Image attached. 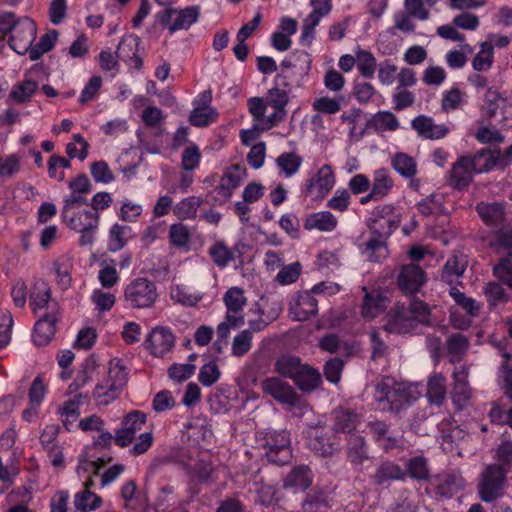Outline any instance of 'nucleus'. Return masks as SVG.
<instances>
[{"label": "nucleus", "mask_w": 512, "mask_h": 512, "mask_svg": "<svg viewBox=\"0 0 512 512\" xmlns=\"http://www.w3.org/2000/svg\"><path fill=\"white\" fill-rule=\"evenodd\" d=\"M374 399L378 410L398 414L410 406L416 397L410 386L385 378L375 386Z\"/></svg>", "instance_id": "1"}, {"label": "nucleus", "mask_w": 512, "mask_h": 512, "mask_svg": "<svg viewBox=\"0 0 512 512\" xmlns=\"http://www.w3.org/2000/svg\"><path fill=\"white\" fill-rule=\"evenodd\" d=\"M290 434L286 430H261L256 433L257 448L275 465H286L292 459Z\"/></svg>", "instance_id": "2"}, {"label": "nucleus", "mask_w": 512, "mask_h": 512, "mask_svg": "<svg viewBox=\"0 0 512 512\" xmlns=\"http://www.w3.org/2000/svg\"><path fill=\"white\" fill-rule=\"evenodd\" d=\"M0 25L4 34H10L8 43L13 51L20 55L27 52L30 54L37 31L36 24L32 19L23 17L15 20V15L9 13L2 17Z\"/></svg>", "instance_id": "3"}, {"label": "nucleus", "mask_w": 512, "mask_h": 512, "mask_svg": "<svg viewBox=\"0 0 512 512\" xmlns=\"http://www.w3.org/2000/svg\"><path fill=\"white\" fill-rule=\"evenodd\" d=\"M127 381V368L119 359H112L109 363L107 377L99 382L93 391L94 399L99 405H109L119 397Z\"/></svg>", "instance_id": "4"}, {"label": "nucleus", "mask_w": 512, "mask_h": 512, "mask_svg": "<svg viewBox=\"0 0 512 512\" xmlns=\"http://www.w3.org/2000/svg\"><path fill=\"white\" fill-rule=\"evenodd\" d=\"M507 481V471L499 464L484 468L477 486L479 497L484 502H493L503 495Z\"/></svg>", "instance_id": "5"}, {"label": "nucleus", "mask_w": 512, "mask_h": 512, "mask_svg": "<svg viewBox=\"0 0 512 512\" xmlns=\"http://www.w3.org/2000/svg\"><path fill=\"white\" fill-rule=\"evenodd\" d=\"M157 297L155 283L143 277L131 281L124 291L125 301L132 308H149Z\"/></svg>", "instance_id": "6"}, {"label": "nucleus", "mask_w": 512, "mask_h": 512, "mask_svg": "<svg viewBox=\"0 0 512 512\" xmlns=\"http://www.w3.org/2000/svg\"><path fill=\"white\" fill-rule=\"evenodd\" d=\"M262 391L282 405L291 407L300 404L301 396L294 388L279 377H268L261 382Z\"/></svg>", "instance_id": "7"}, {"label": "nucleus", "mask_w": 512, "mask_h": 512, "mask_svg": "<svg viewBox=\"0 0 512 512\" xmlns=\"http://www.w3.org/2000/svg\"><path fill=\"white\" fill-rule=\"evenodd\" d=\"M313 11L304 19L302 34L299 42L304 47H310L315 38V28L321 18L331 11V0H311Z\"/></svg>", "instance_id": "8"}, {"label": "nucleus", "mask_w": 512, "mask_h": 512, "mask_svg": "<svg viewBox=\"0 0 512 512\" xmlns=\"http://www.w3.org/2000/svg\"><path fill=\"white\" fill-rule=\"evenodd\" d=\"M145 423V413L139 410L129 412L124 416L121 428L115 431L114 442L121 448L127 447L133 442L136 432L140 431Z\"/></svg>", "instance_id": "9"}, {"label": "nucleus", "mask_w": 512, "mask_h": 512, "mask_svg": "<svg viewBox=\"0 0 512 512\" xmlns=\"http://www.w3.org/2000/svg\"><path fill=\"white\" fill-rule=\"evenodd\" d=\"M30 306L36 315L43 309H45L43 314L59 313L58 303L51 299L50 287L48 283L43 280H37L34 282L30 294Z\"/></svg>", "instance_id": "10"}, {"label": "nucleus", "mask_w": 512, "mask_h": 512, "mask_svg": "<svg viewBox=\"0 0 512 512\" xmlns=\"http://www.w3.org/2000/svg\"><path fill=\"white\" fill-rule=\"evenodd\" d=\"M452 400L460 410L470 404L472 390L468 383V368L466 366L456 367L453 372Z\"/></svg>", "instance_id": "11"}, {"label": "nucleus", "mask_w": 512, "mask_h": 512, "mask_svg": "<svg viewBox=\"0 0 512 512\" xmlns=\"http://www.w3.org/2000/svg\"><path fill=\"white\" fill-rule=\"evenodd\" d=\"M308 446L316 454L329 457L337 450L338 443L328 435L324 426L318 424L309 427Z\"/></svg>", "instance_id": "12"}, {"label": "nucleus", "mask_w": 512, "mask_h": 512, "mask_svg": "<svg viewBox=\"0 0 512 512\" xmlns=\"http://www.w3.org/2000/svg\"><path fill=\"white\" fill-rule=\"evenodd\" d=\"M425 282L423 269L415 264L403 265L397 278L398 287L405 294H415Z\"/></svg>", "instance_id": "13"}, {"label": "nucleus", "mask_w": 512, "mask_h": 512, "mask_svg": "<svg viewBox=\"0 0 512 512\" xmlns=\"http://www.w3.org/2000/svg\"><path fill=\"white\" fill-rule=\"evenodd\" d=\"M290 314L296 321H305L318 311V300L309 291L299 292L290 301Z\"/></svg>", "instance_id": "14"}, {"label": "nucleus", "mask_w": 512, "mask_h": 512, "mask_svg": "<svg viewBox=\"0 0 512 512\" xmlns=\"http://www.w3.org/2000/svg\"><path fill=\"white\" fill-rule=\"evenodd\" d=\"M474 173L470 155L461 156L449 171L448 184L454 189L462 190L471 183Z\"/></svg>", "instance_id": "15"}, {"label": "nucleus", "mask_w": 512, "mask_h": 512, "mask_svg": "<svg viewBox=\"0 0 512 512\" xmlns=\"http://www.w3.org/2000/svg\"><path fill=\"white\" fill-rule=\"evenodd\" d=\"M347 461L357 470H362L363 465L370 459L365 438L360 434H350L346 448Z\"/></svg>", "instance_id": "16"}, {"label": "nucleus", "mask_w": 512, "mask_h": 512, "mask_svg": "<svg viewBox=\"0 0 512 512\" xmlns=\"http://www.w3.org/2000/svg\"><path fill=\"white\" fill-rule=\"evenodd\" d=\"M147 343L151 353L161 357L174 347L175 336L170 329L158 326L150 332Z\"/></svg>", "instance_id": "17"}, {"label": "nucleus", "mask_w": 512, "mask_h": 512, "mask_svg": "<svg viewBox=\"0 0 512 512\" xmlns=\"http://www.w3.org/2000/svg\"><path fill=\"white\" fill-rule=\"evenodd\" d=\"M335 177L330 165H323L316 177L307 180V192L315 197H324L333 188Z\"/></svg>", "instance_id": "18"}, {"label": "nucleus", "mask_w": 512, "mask_h": 512, "mask_svg": "<svg viewBox=\"0 0 512 512\" xmlns=\"http://www.w3.org/2000/svg\"><path fill=\"white\" fill-rule=\"evenodd\" d=\"M417 328L408 308L396 305L394 313L390 315L385 329L390 333H409Z\"/></svg>", "instance_id": "19"}, {"label": "nucleus", "mask_w": 512, "mask_h": 512, "mask_svg": "<svg viewBox=\"0 0 512 512\" xmlns=\"http://www.w3.org/2000/svg\"><path fill=\"white\" fill-rule=\"evenodd\" d=\"M58 314H42L33 331V341L37 346L47 345L56 331Z\"/></svg>", "instance_id": "20"}, {"label": "nucleus", "mask_w": 512, "mask_h": 512, "mask_svg": "<svg viewBox=\"0 0 512 512\" xmlns=\"http://www.w3.org/2000/svg\"><path fill=\"white\" fill-rule=\"evenodd\" d=\"M465 486L466 480L457 471L443 473L436 477L437 494L441 496L451 497Z\"/></svg>", "instance_id": "21"}, {"label": "nucleus", "mask_w": 512, "mask_h": 512, "mask_svg": "<svg viewBox=\"0 0 512 512\" xmlns=\"http://www.w3.org/2000/svg\"><path fill=\"white\" fill-rule=\"evenodd\" d=\"M482 221L488 226L499 227L505 223L506 214L504 206L498 202H481L476 206Z\"/></svg>", "instance_id": "22"}, {"label": "nucleus", "mask_w": 512, "mask_h": 512, "mask_svg": "<svg viewBox=\"0 0 512 512\" xmlns=\"http://www.w3.org/2000/svg\"><path fill=\"white\" fill-rule=\"evenodd\" d=\"M412 128L427 139H440L448 133L444 125L436 124L431 117L420 115L411 122Z\"/></svg>", "instance_id": "23"}, {"label": "nucleus", "mask_w": 512, "mask_h": 512, "mask_svg": "<svg viewBox=\"0 0 512 512\" xmlns=\"http://www.w3.org/2000/svg\"><path fill=\"white\" fill-rule=\"evenodd\" d=\"M293 382L301 391L312 392L322 383V376L317 369L304 364L293 379Z\"/></svg>", "instance_id": "24"}, {"label": "nucleus", "mask_w": 512, "mask_h": 512, "mask_svg": "<svg viewBox=\"0 0 512 512\" xmlns=\"http://www.w3.org/2000/svg\"><path fill=\"white\" fill-rule=\"evenodd\" d=\"M313 481L311 469L306 465L294 467L286 476L283 487L294 488L296 490H305L309 488Z\"/></svg>", "instance_id": "25"}, {"label": "nucleus", "mask_w": 512, "mask_h": 512, "mask_svg": "<svg viewBox=\"0 0 512 512\" xmlns=\"http://www.w3.org/2000/svg\"><path fill=\"white\" fill-rule=\"evenodd\" d=\"M406 472L398 464L385 461L379 464L373 475V481L377 485H383L389 481H404Z\"/></svg>", "instance_id": "26"}, {"label": "nucleus", "mask_w": 512, "mask_h": 512, "mask_svg": "<svg viewBox=\"0 0 512 512\" xmlns=\"http://www.w3.org/2000/svg\"><path fill=\"white\" fill-rule=\"evenodd\" d=\"M68 226L75 230H83L85 228H97L99 225V215L97 212L82 210L79 212L68 213V217H62Z\"/></svg>", "instance_id": "27"}, {"label": "nucleus", "mask_w": 512, "mask_h": 512, "mask_svg": "<svg viewBox=\"0 0 512 512\" xmlns=\"http://www.w3.org/2000/svg\"><path fill=\"white\" fill-rule=\"evenodd\" d=\"M332 421V430L334 432L353 434L352 431L358 425L359 418L353 411L338 408L332 412Z\"/></svg>", "instance_id": "28"}, {"label": "nucleus", "mask_w": 512, "mask_h": 512, "mask_svg": "<svg viewBox=\"0 0 512 512\" xmlns=\"http://www.w3.org/2000/svg\"><path fill=\"white\" fill-rule=\"evenodd\" d=\"M200 10L197 6H189L175 12L173 22L168 26L171 34L178 30H187L191 25L197 22Z\"/></svg>", "instance_id": "29"}, {"label": "nucleus", "mask_w": 512, "mask_h": 512, "mask_svg": "<svg viewBox=\"0 0 512 512\" xmlns=\"http://www.w3.org/2000/svg\"><path fill=\"white\" fill-rule=\"evenodd\" d=\"M446 378L442 374L432 375L427 384V398L431 404L440 406L446 399Z\"/></svg>", "instance_id": "30"}, {"label": "nucleus", "mask_w": 512, "mask_h": 512, "mask_svg": "<svg viewBox=\"0 0 512 512\" xmlns=\"http://www.w3.org/2000/svg\"><path fill=\"white\" fill-rule=\"evenodd\" d=\"M406 477L409 476L415 481H425L430 477V469L427 459L418 455L405 462Z\"/></svg>", "instance_id": "31"}, {"label": "nucleus", "mask_w": 512, "mask_h": 512, "mask_svg": "<svg viewBox=\"0 0 512 512\" xmlns=\"http://www.w3.org/2000/svg\"><path fill=\"white\" fill-rule=\"evenodd\" d=\"M336 226L337 219L329 211L313 213L304 222V228L307 230L332 231Z\"/></svg>", "instance_id": "32"}, {"label": "nucleus", "mask_w": 512, "mask_h": 512, "mask_svg": "<svg viewBox=\"0 0 512 512\" xmlns=\"http://www.w3.org/2000/svg\"><path fill=\"white\" fill-rule=\"evenodd\" d=\"M406 307L408 308L416 326L419 324L424 326L433 325L431 307L427 303L420 299L412 298Z\"/></svg>", "instance_id": "33"}, {"label": "nucleus", "mask_w": 512, "mask_h": 512, "mask_svg": "<svg viewBox=\"0 0 512 512\" xmlns=\"http://www.w3.org/2000/svg\"><path fill=\"white\" fill-rule=\"evenodd\" d=\"M393 185L394 181L388 171L386 169H378L373 175L371 184L372 195L376 196V200H381L390 193Z\"/></svg>", "instance_id": "34"}, {"label": "nucleus", "mask_w": 512, "mask_h": 512, "mask_svg": "<svg viewBox=\"0 0 512 512\" xmlns=\"http://www.w3.org/2000/svg\"><path fill=\"white\" fill-rule=\"evenodd\" d=\"M303 365L297 356L282 355L276 360L274 370L282 377L293 380Z\"/></svg>", "instance_id": "35"}, {"label": "nucleus", "mask_w": 512, "mask_h": 512, "mask_svg": "<svg viewBox=\"0 0 512 512\" xmlns=\"http://www.w3.org/2000/svg\"><path fill=\"white\" fill-rule=\"evenodd\" d=\"M470 162L475 173L487 172L497 167L494 151L492 148H483L474 155H470Z\"/></svg>", "instance_id": "36"}, {"label": "nucleus", "mask_w": 512, "mask_h": 512, "mask_svg": "<svg viewBox=\"0 0 512 512\" xmlns=\"http://www.w3.org/2000/svg\"><path fill=\"white\" fill-rule=\"evenodd\" d=\"M387 299L379 293H366L362 304L361 314L365 318L373 319L385 309Z\"/></svg>", "instance_id": "37"}, {"label": "nucleus", "mask_w": 512, "mask_h": 512, "mask_svg": "<svg viewBox=\"0 0 512 512\" xmlns=\"http://www.w3.org/2000/svg\"><path fill=\"white\" fill-rule=\"evenodd\" d=\"M362 253L369 262L379 263L387 258L389 251L384 240L370 238L363 245Z\"/></svg>", "instance_id": "38"}, {"label": "nucleus", "mask_w": 512, "mask_h": 512, "mask_svg": "<svg viewBox=\"0 0 512 512\" xmlns=\"http://www.w3.org/2000/svg\"><path fill=\"white\" fill-rule=\"evenodd\" d=\"M202 199L197 196H190L182 199L173 207L175 216L180 220L194 219L198 208L202 205Z\"/></svg>", "instance_id": "39"}, {"label": "nucleus", "mask_w": 512, "mask_h": 512, "mask_svg": "<svg viewBox=\"0 0 512 512\" xmlns=\"http://www.w3.org/2000/svg\"><path fill=\"white\" fill-rule=\"evenodd\" d=\"M102 504V499L97 494L88 489L76 493L74 505L79 512H91L98 509Z\"/></svg>", "instance_id": "40"}, {"label": "nucleus", "mask_w": 512, "mask_h": 512, "mask_svg": "<svg viewBox=\"0 0 512 512\" xmlns=\"http://www.w3.org/2000/svg\"><path fill=\"white\" fill-rule=\"evenodd\" d=\"M98 364L93 356L86 358L82 364V369L78 372L74 381L69 385V391L73 392L92 380V375L96 370Z\"/></svg>", "instance_id": "41"}, {"label": "nucleus", "mask_w": 512, "mask_h": 512, "mask_svg": "<svg viewBox=\"0 0 512 512\" xmlns=\"http://www.w3.org/2000/svg\"><path fill=\"white\" fill-rule=\"evenodd\" d=\"M400 220H384L376 221V219H370L369 229L371 232V238L381 239L386 242L394 230L398 228Z\"/></svg>", "instance_id": "42"}, {"label": "nucleus", "mask_w": 512, "mask_h": 512, "mask_svg": "<svg viewBox=\"0 0 512 512\" xmlns=\"http://www.w3.org/2000/svg\"><path fill=\"white\" fill-rule=\"evenodd\" d=\"M392 166L405 178H411L417 173L416 161L405 153H396L392 158Z\"/></svg>", "instance_id": "43"}, {"label": "nucleus", "mask_w": 512, "mask_h": 512, "mask_svg": "<svg viewBox=\"0 0 512 512\" xmlns=\"http://www.w3.org/2000/svg\"><path fill=\"white\" fill-rule=\"evenodd\" d=\"M139 44V37L135 35L124 36L120 40L117 50L115 52L116 58L128 63L131 57L135 56V53L138 52Z\"/></svg>", "instance_id": "44"}, {"label": "nucleus", "mask_w": 512, "mask_h": 512, "mask_svg": "<svg viewBox=\"0 0 512 512\" xmlns=\"http://www.w3.org/2000/svg\"><path fill=\"white\" fill-rule=\"evenodd\" d=\"M480 51L475 55L472 60V67L475 71H487L493 64V46L489 42H482L480 44Z\"/></svg>", "instance_id": "45"}, {"label": "nucleus", "mask_w": 512, "mask_h": 512, "mask_svg": "<svg viewBox=\"0 0 512 512\" xmlns=\"http://www.w3.org/2000/svg\"><path fill=\"white\" fill-rule=\"evenodd\" d=\"M467 266V260L463 255H453L444 265L441 278L446 282H451L452 276H461Z\"/></svg>", "instance_id": "46"}, {"label": "nucleus", "mask_w": 512, "mask_h": 512, "mask_svg": "<svg viewBox=\"0 0 512 512\" xmlns=\"http://www.w3.org/2000/svg\"><path fill=\"white\" fill-rule=\"evenodd\" d=\"M368 124L377 131H393L399 126L398 119L389 111L378 112L369 120Z\"/></svg>", "instance_id": "47"}, {"label": "nucleus", "mask_w": 512, "mask_h": 512, "mask_svg": "<svg viewBox=\"0 0 512 512\" xmlns=\"http://www.w3.org/2000/svg\"><path fill=\"white\" fill-rule=\"evenodd\" d=\"M131 228L126 225L114 224L109 231L108 249L111 252L121 250L127 243V233Z\"/></svg>", "instance_id": "48"}, {"label": "nucleus", "mask_w": 512, "mask_h": 512, "mask_svg": "<svg viewBox=\"0 0 512 512\" xmlns=\"http://www.w3.org/2000/svg\"><path fill=\"white\" fill-rule=\"evenodd\" d=\"M223 300L227 310L233 313H240L247 302L243 289L239 287L228 289L224 294Z\"/></svg>", "instance_id": "49"}, {"label": "nucleus", "mask_w": 512, "mask_h": 512, "mask_svg": "<svg viewBox=\"0 0 512 512\" xmlns=\"http://www.w3.org/2000/svg\"><path fill=\"white\" fill-rule=\"evenodd\" d=\"M58 38V31L57 30H50L46 34H44L41 38L39 43L30 49V59L32 61L38 60L41 58V56L50 51Z\"/></svg>", "instance_id": "50"}, {"label": "nucleus", "mask_w": 512, "mask_h": 512, "mask_svg": "<svg viewBox=\"0 0 512 512\" xmlns=\"http://www.w3.org/2000/svg\"><path fill=\"white\" fill-rule=\"evenodd\" d=\"M37 87V82L26 80L13 87L9 94V98L17 103H24L35 93Z\"/></svg>", "instance_id": "51"}, {"label": "nucleus", "mask_w": 512, "mask_h": 512, "mask_svg": "<svg viewBox=\"0 0 512 512\" xmlns=\"http://www.w3.org/2000/svg\"><path fill=\"white\" fill-rule=\"evenodd\" d=\"M468 347L469 338L462 333H454L447 339L448 353L454 357H458L459 359L466 354Z\"/></svg>", "instance_id": "52"}, {"label": "nucleus", "mask_w": 512, "mask_h": 512, "mask_svg": "<svg viewBox=\"0 0 512 512\" xmlns=\"http://www.w3.org/2000/svg\"><path fill=\"white\" fill-rule=\"evenodd\" d=\"M217 115L218 113L215 108L202 109L200 107H194L189 115V122L196 127H205L213 122Z\"/></svg>", "instance_id": "53"}, {"label": "nucleus", "mask_w": 512, "mask_h": 512, "mask_svg": "<svg viewBox=\"0 0 512 512\" xmlns=\"http://www.w3.org/2000/svg\"><path fill=\"white\" fill-rule=\"evenodd\" d=\"M465 98V92L459 88H452L443 95L441 107L445 112L456 110L464 104Z\"/></svg>", "instance_id": "54"}, {"label": "nucleus", "mask_w": 512, "mask_h": 512, "mask_svg": "<svg viewBox=\"0 0 512 512\" xmlns=\"http://www.w3.org/2000/svg\"><path fill=\"white\" fill-rule=\"evenodd\" d=\"M302 270V265L300 262H294L289 265H284L281 267L280 271L276 276V280L281 285H288L296 282L299 278Z\"/></svg>", "instance_id": "55"}, {"label": "nucleus", "mask_w": 512, "mask_h": 512, "mask_svg": "<svg viewBox=\"0 0 512 512\" xmlns=\"http://www.w3.org/2000/svg\"><path fill=\"white\" fill-rule=\"evenodd\" d=\"M412 16L405 11H399L394 14V26L389 28L388 32L391 35H396V31L399 30L403 33H411L415 30L416 24L412 21Z\"/></svg>", "instance_id": "56"}, {"label": "nucleus", "mask_w": 512, "mask_h": 512, "mask_svg": "<svg viewBox=\"0 0 512 512\" xmlns=\"http://www.w3.org/2000/svg\"><path fill=\"white\" fill-rule=\"evenodd\" d=\"M276 162L285 175L290 177L298 171L302 159L294 153H283L277 158Z\"/></svg>", "instance_id": "57"}, {"label": "nucleus", "mask_w": 512, "mask_h": 512, "mask_svg": "<svg viewBox=\"0 0 512 512\" xmlns=\"http://www.w3.org/2000/svg\"><path fill=\"white\" fill-rule=\"evenodd\" d=\"M209 254L218 267H225L232 259L231 250L223 243L216 242L209 249Z\"/></svg>", "instance_id": "58"}, {"label": "nucleus", "mask_w": 512, "mask_h": 512, "mask_svg": "<svg viewBox=\"0 0 512 512\" xmlns=\"http://www.w3.org/2000/svg\"><path fill=\"white\" fill-rule=\"evenodd\" d=\"M251 346L252 332L250 330H243L233 339L232 354L236 357H241L251 349Z\"/></svg>", "instance_id": "59"}, {"label": "nucleus", "mask_w": 512, "mask_h": 512, "mask_svg": "<svg viewBox=\"0 0 512 512\" xmlns=\"http://www.w3.org/2000/svg\"><path fill=\"white\" fill-rule=\"evenodd\" d=\"M357 67L360 73L367 78H372L376 70V59L368 51H360L357 53Z\"/></svg>", "instance_id": "60"}, {"label": "nucleus", "mask_w": 512, "mask_h": 512, "mask_svg": "<svg viewBox=\"0 0 512 512\" xmlns=\"http://www.w3.org/2000/svg\"><path fill=\"white\" fill-rule=\"evenodd\" d=\"M20 171V158L15 155H0V179H10Z\"/></svg>", "instance_id": "61"}, {"label": "nucleus", "mask_w": 512, "mask_h": 512, "mask_svg": "<svg viewBox=\"0 0 512 512\" xmlns=\"http://www.w3.org/2000/svg\"><path fill=\"white\" fill-rule=\"evenodd\" d=\"M170 242L176 247H184L190 241V231L182 223L172 224L169 228Z\"/></svg>", "instance_id": "62"}, {"label": "nucleus", "mask_w": 512, "mask_h": 512, "mask_svg": "<svg viewBox=\"0 0 512 512\" xmlns=\"http://www.w3.org/2000/svg\"><path fill=\"white\" fill-rule=\"evenodd\" d=\"M494 276L504 285L512 287V261L502 258L493 268Z\"/></svg>", "instance_id": "63"}, {"label": "nucleus", "mask_w": 512, "mask_h": 512, "mask_svg": "<svg viewBox=\"0 0 512 512\" xmlns=\"http://www.w3.org/2000/svg\"><path fill=\"white\" fill-rule=\"evenodd\" d=\"M491 244L496 249H503L509 255L512 254V229H509V228L499 229L495 233L494 239L491 241Z\"/></svg>", "instance_id": "64"}]
</instances>
